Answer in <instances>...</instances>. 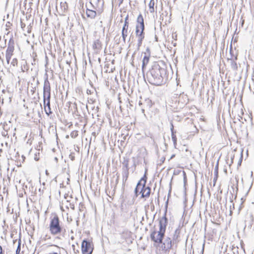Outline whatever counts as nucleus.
Here are the masks:
<instances>
[{
	"mask_svg": "<svg viewBox=\"0 0 254 254\" xmlns=\"http://www.w3.org/2000/svg\"><path fill=\"white\" fill-rule=\"evenodd\" d=\"M168 200L166 202V207H167ZM167 208L164 215L159 219V230L157 231L155 229L151 231L150 239L152 241L157 244L160 250L164 253L169 252L173 245L175 244L172 239L168 236L165 237L166 226L168 224V219L166 216Z\"/></svg>",
	"mask_w": 254,
	"mask_h": 254,
	"instance_id": "1",
	"label": "nucleus"
},
{
	"mask_svg": "<svg viewBox=\"0 0 254 254\" xmlns=\"http://www.w3.org/2000/svg\"><path fill=\"white\" fill-rule=\"evenodd\" d=\"M167 65L163 61L154 62L151 68L146 74V78L151 84L159 86L164 82V78L166 75Z\"/></svg>",
	"mask_w": 254,
	"mask_h": 254,
	"instance_id": "2",
	"label": "nucleus"
},
{
	"mask_svg": "<svg viewBox=\"0 0 254 254\" xmlns=\"http://www.w3.org/2000/svg\"><path fill=\"white\" fill-rule=\"evenodd\" d=\"M49 228L51 234L53 235H58L65 232V229L62 227L57 215H55L53 217L51 218Z\"/></svg>",
	"mask_w": 254,
	"mask_h": 254,
	"instance_id": "3",
	"label": "nucleus"
},
{
	"mask_svg": "<svg viewBox=\"0 0 254 254\" xmlns=\"http://www.w3.org/2000/svg\"><path fill=\"white\" fill-rule=\"evenodd\" d=\"M93 246L91 242L84 239L81 244V251L82 254H92Z\"/></svg>",
	"mask_w": 254,
	"mask_h": 254,
	"instance_id": "4",
	"label": "nucleus"
},
{
	"mask_svg": "<svg viewBox=\"0 0 254 254\" xmlns=\"http://www.w3.org/2000/svg\"><path fill=\"white\" fill-rule=\"evenodd\" d=\"M14 41L13 39L12 38H10L9 40L8 45H7V50L6 51V54H5V57L6 60L7 62V63H9V61L11 59V56L13 55V52L14 50Z\"/></svg>",
	"mask_w": 254,
	"mask_h": 254,
	"instance_id": "5",
	"label": "nucleus"
},
{
	"mask_svg": "<svg viewBox=\"0 0 254 254\" xmlns=\"http://www.w3.org/2000/svg\"><path fill=\"white\" fill-rule=\"evenodd\" d=\"M145 28H135V35L137 38V49H139L141 46L142 41L145 37L144 32Z\"/></svg>",
	"mask_w": 254,
	"mask_h": 254,
	"instance_id": "6",
	"label": "nucleus"
},
{
	"mask_svg": "<svg viewBox=\"0 0 254 254\" xmlns=\"http://www.w3.org/2000/svg\"><path fill=\"white\" fill-rule=\"evenodd\" d=\"M86 15L87 18L90 19H94L95 17L100 15L102 11L99 12L98 10L94 9L92 8H90V6L89 5H86Z\"/></svg>",
	"mask_w": 254,
	"mask_h": 254,
	"instance_id": "7",
	"label": "nucleus"
},
{
	"mask_svg": "<svg viewBox=\"0 0 254 254\" xmlns=\"http://www.w3.org/2000/svg\"><path fill=\"white\" fill-rule=\"evenodd\" d=\"M104 2L103 0H90L89 5L94 9L98 10L99 12L103 11Z\"/></svg>",
	"mask_w": 254,
	"mask_h": 254,
	"instance_id": "8",
	"label": "nucleus"
},
{
	"mask_svg": "<svg viewBox=\"0 0 254 254\" xmlns=\"http://www.w3.org/2000/svg\"><path fill=\"white\" fill-rule=\"evenodd\" d=\"M128 16L127 15L125 19V22L122 30V36L124 43H126V38L127 36L129 23L127 21Z\"/></svg>",
	"mask_w": 254,
	"mask_h": 254,
	"instance_id": "9",
	"label": "nucleus"
},
{
	"mask_svg": "<svg viewBox=\"0 0 254 254\" xmlns=\"http://www.w3.org/2000/svg\"><path fill=\"white\" fill-rule=\"evenodd\" d=\"M150 190L151 189L149 187L142 186L139 191V193L141 194V197H148L150 194Z\"/></svg>",
	"mask_w": 254,
	"mask_h": 254,
	"instance_id": "10",
	"label": "nucleus"
},
{
	"mask_svg": "<svg viewBox=\"0 0 254 254\" xmlns=\"http://www.w3.org/2000/svg\"><path fill=\"white\" fill-rule=\"evenodd\" d=\"M188 100V99L187 95L180 94L178 97V100H177L176 101H178V103L181 104V106H183L187 103Z\"/></svg>",
	"mask_w": 254,
	"mask_h": 254,
	"instance_id": "11",
	"label": "nucleus"
},
{
	"mask_svg": "<svg viewBox=\"0 0 254 254\" xmlns=\"http://www.w3.org/2000/svg\"><path fill=\"white\" fill-rule=\"evenodd\" d=\"M51 94V87L50 83L48 80V78L47 77L45 80L44 83V87H43V94Z\"/></svg>",
	"mask_w": 254,
	"mask_h": 254,
	"instance_id": "12",
	"label": "nucleus"
},
{
	"mask_svg": "<svg viewBox=\"0 0 254 254\" xmlns=\"http://www.w3.org/2000/svg\"><path fill=\"white\" fill-rule=\"evenodd\" d=\"M145 28L144 19L141 14H140L137 18V24L135 28Z\"/></svg>",
	"mask_w": 254,
	"mask_h": 254,
	"instance_id": "13",
	"label": "nucleus"
},
{
	"mask_svg": "<svg viewBox=\"0 0 254 254\" xmlns=\"http://www.w3.org/2000/svg\"><path fill=\"white\" fill-rule=\"evenodd\" d=\"M180 232L181 230L179 227L178 228H177L174 231L173 235V238L172 239L174 243L177 244L179 242V241L178 240V238L180 237Z\"/></svg>",
	"mask_w": 254,
	"mask_h": 254,
	"instance_id": "14",
	"label": "nucleus"
},
{
	"mask_svg": "<svg viewBox=\"0 0 254 254\" xmlns=\"http://www.w3.org/2000/svg\"><path fill=\"white\" fill-rule=\"evenodd\" d=\"M139 104L143 105V108L141 109L142 113L144 112L145 109H149L152 105L151 100H149V99L145 100L143 103H139Z\"/></svg>",
	"mask_w": 254,
	"mask_h": 254,
	"instance_id": "15",
	"label": "nucleus"
},
{
	"mask_svg": "<svg viewBox=\"0 0 254 254\" xmlns=\"http://www.w3.org/2000/svg\"><path fill=\"white\" fill-rule=\"evenodd\" d=\"M123 177V186L125 185V183L127 181L129 176V169H122Z\"/></svg>",
	"mask_w": 254,
	"mask_h": 254,
	"instance_id": "16",
	"label": "nucleus"
},
{
	"mask_svg": "<svg viewBox=\"0 0 254 254\" xmlns=\"http://www.w3.org/2000/svg\"><path fill=\"white\" fill-rule=\"evenodd\" d=\"M129 159L127 157L123 158V161L122 162L123 167L122 169H129L128 166Z\"/></svg>",
	"mask_w": 254,
	"mask_h": 254,
	"instance_id": "17",
	"label": "nucleus"
},
{
	"mask_svg": "<svg viewBox=\"0 0 254 254\" xmlns=\"http://www.w3.org/2000/svg\"><path fill=\"white\" fill-rule=\"evenodd\" d=\"M102 44L99 40L97 39L95 40L93 45V48L94 49L100 50L101 49Z\"/></svg>",
	"mask_w": 254,
	"mask_h": 254,
	"instance_id": "18",
	"label": "nucleus"
},
{
	"mask_svg": "<svg viewBox=\"0 0 254 254\" xmlns=\"http://www.w3.org/2000/svg\"><path fill=\"white\" fill-rule=\"evenodd\" d=\"M149 58L150 57H147V56H144L143 60H142V68L143 70L144 68L145 67L146 65L148 63V62L149 61Z\"/></svg>",
	"mask_w": 254,
	"mask_h": 254,
	"instance_id": "19",
	"label": "nucleus"
},
{
	"mask_svg": "<svg viewBox=\"0 0 254 254\" xmlns=\"http://www.w3.org/2000/svg\"><path fill=\"white\" fill-rule=\"evenodd\" d=\"M175 133H176V131L175 132H171L172 139L173 141L174 145L175 147H176V145L177 144V140L176 135H175Z\"/></svg>",
	"mask_w": 254,
	"mask_h": 254,
	"instance_id": "20",
	"label": "nucleus"
},
{
	"mask_svg": "<svg viewBox=\"0 0 254 254\" xmlns=\"http://www.w3.org/2000/svg\"><path fill=\"white\" fill-rule=\"evenodd\" d=\"M231 68L234 70H236L238 69L237 63L233 60H231Z\"/></svg>",
	"mask_w": 254,
	"mask_h": 254,
	"instance_id": "21",
	"label": "nucleus"
},
{
	"mask_svg": "<svg viewBox=\"0 0 254 254\" xmlns=\"http://www.w3.org/2000/svg\"><path fill=\"white\" fill-rule=\"evenodd\" d=\"M154 0H150L149 3V7L150 8V12H154Z\"/></svg>",
	"mask_w": 254,
	"mask_h": 254,
	"instance_id": "22",
	"label": "nucleus"
},
{
	"mask_svg": "<svg viewBox=\"0 0 254 254\" xmlns=\"http://www.w3.org/2000/svg\"><path fill=\"white\" fill-rule=\"evenodd\" d=\"M51 94H43V101H50Z\"/></svg>",
	"mask_w": 254,
	"mask_h": 254,
	"instance_id": "23",
	"label": "nucleus"
},
{
	"mask_svg": "<svg viewBox=\"0 0 254 254\" xmlns=\"http://www.w3.org/2000/svg\"><path fill=\"white\" fill-rule=\"evenodd\" d=\"M21 239H19V240H18V246L17 247V248H16V252H15V254H20V250H21Z\"/></svg>",
	"mask_w": 254,
	"mask_h": 254,
	"instance_id": "24",
	"label": "nucleus"
},
{
	"mask_svg": "<svg viewBox=\"0 0 254 254\" xmlns=\"http://www.w3.org/2000/svg\"><path fill=\"white\" fill-rule=\"evenodd\" d=\"M146 171H147V170H146L145 174H144V176H143V177H142L141 179H140L141 181H143L142 186H146V181H147V176H146Z\"/></svg>",
	"mask_w": 254,
	"mask_h": 254,
	"instance_id": "25",
	"label": "nucleus"
},
{
	"mask_svg": "<svg viewBox=\"0 0 254 254\" xmlns=\"http://www.w3.org/2000/svg\"><path fill=\"white\" fill-rule=\"evenodd\" d=\"M44 110L45 111L46 114L49 116L50 114L52 113V112L51 111V109L50 107H47L44 108Z\"/></svg>",
	"mask_w": 254,
	"mask_h": 254,
	"instance_id": "26",
	"label": "nucleus"
},
{
	"mask_svg": "<svg viewBox=\"0 0 254 254\" xmlns=\"http://www.w3.org/2000/svg\"><path fill=\"white\" fill-rule=\"evenodd\" d=\"M214 173H215V176H216V179H217L218 177V162H217V164L215 167Z\"/></svg>",
	"mask_w": 254,
	"mask_h": 254,
	"instance_id": "27",
	"label": "nucleus"
},
{
	"mask_svg": "<svg viewBox=\"0 0 254 254\" xmlns=\"http://www.w3.org/2000/svg\"><path fill=\"white\" fill-rule=\"evenodd\" d=\"M145 56H147V57L150 56V50L149 47H147L145 52H144Z\"/></svg>",
	"mask_w": 254,
	"mask_h": 254,
	"instance_id": "28",
	"label": "nucleus"
},
{
	"mask_svg": "<svg viewBox=\"0 0 254 254\" xmlns=\"http://www.w3.org/2000/svg\"><path fill=\"white\" fill-rule=\"evenodd\" d=\"M142 181H141V180H140L137 184V185L136 186V190L137 189H141V187H142Z\"/></svg>",
	"mask_w": 254,
	"mask_h": 254,
	"instance_id": "29",
	"label": "nucleus"
},
{
	"mask_svg": "<svg viewBox=\"0 0 254 254\" xmlns=\"http://www.w3.org/2000/svg\"><path fill=\"white\" fill-rule=\"evenodd\" d=\"M44 107H50V101H43Z\"/></svg>",
	"mask_w": 254,
	"mask_h": 254,
	"instance_id": "30",
	"label": "nucleus"
},
{
	"mask_svg": "<svg viewBox=\"0 0 254 254\" xmlns=\"http://www.w3.org/2000/svg\"><path fill=\"white\" fill-rule=\"evenodd\" d=\"M238 247H233L232 250L234 254H238Z\"/></svg>",
	"mask_w": 254,
	"mask_h": 254,
	"instance_id": "31",
	"label": "nucleus"
},
{
	"mask_svg": "<svg viewBox=\"0 0 254 254\" xmlns=\"http://www.w3.org/2000/svg\"><path fill=\"white\" fill-rule=\"evenodd\" d=\"M17 60L16 59H13L11 63V64L13 66H15L17 64Z\"/></svg>",
	"mask_w": 254,
	"mask_h": 254,
	"instance_id": "32",
	"label": "nucleus"
},
{
	"mask_svg": "<svg viewBox=\"0 0 254 254\" xmlns=\"http://www.w3.org/2000/svg\"><path fill=\"white\" fill-rule=\"evenodd\" d=\"M183 174H184V185L185 186L187 183V177L185 171H183Z\"/></svg>",
	"mask_w": 254,
	"mask_h": 254,
	"instance_id": "33",
	"label": "nucleus"
},
{
	"mask_svg": "<svg viewBox=\"0 0 254 254\" xmlns=\"http://www.w3.org/2000/svg\"><path fill=\"white\" fill-rule=\"evenodd\" d=\"M170 124H171V128H170V129H171V132H175V131H174V126H173V123H172V122H171Z\"/></svg>",
	"mask_w": 254,
	"mask_h": 254,
	"instance_id": "34",
	"label": "nucleus"
},
{
	"mask_svg": "<svg viewBox=\"0 0 254 254\" xmlns=\"http://www.w3.org/2000/svg\"><path fill=\"white\" fill-rule=\"evenodd\" d=\"M139 189H137L136 190V188H135L134 193H135V195L136 197L138 195V192L139 193Z\"/></svg>",
	"mask_w": 254,
	"mask_h": 254,
	"instance_id": "35",
	"label": "nucleus"
},
{
	"mask_svg": "<svg viewBox=\"0 0 254 254\" xmlns=\"http://www.w3.org/2000/svg\"><path fill=\"white\" fill-rule=\"evenodd\" d=\"M242 159H243V156H242V154H241V156L240 157V160L238 163V166H241V163H242Z\"/></svg>",
	"mask_w": 254,
	"mask_h": 254,
	"instance_id": "36",
	"label": "nucleus"
},
{
	"mask_svg": "<svg viewBox=\"0 0 254 254\" xmlns=\"http://www.w3.org/2000/svg\"><path fill=\"white\" fill-rule=\"evenodd\" d=\"M0 254H3V251L2 247L0 245Z\"/></svg>",
	"mask_w": 254,
	"mask_h": 254,
	"instance_id": "37",
	"label": "nucleus"
},
{
	"mask_svg": "<svg viewBox=\"0 0 254 254\" xmlns=\"http://www.w3.org/2000/svg\"><path fill=\"white\" fill-rule=\"evenodd\" d=\"M21 26L22 28H23L25 26V24L21 22Z\"/></svg>",
	"mask_w": 254,
	"mask_h": 254,
	"instance_id": "38",
	"label": "nucleus"
},
{
	"mask_svg": "<svg viewBox=\"0 0 254 254\" xmlns=\"http://www.w3.org/2000/svg\"><path fill=\"white\" fill-rule=\"evenodd\" d=\"M124 0H118V1L119 2V5H121L123 2Z\"/></svg>",
	"mask_w": 254,
	"mask_h": 254,
	"instance_id": "39",
	"label": "nucleus"
},
{
	"mask_svg": "<svg viewBox=\"0 0 254 254\" xmlns=\"http://www.w3.org/2000/svg\"><path fill=\"white\" fill-rule=\"evenodd\" d=\"M175 156V154H173V155L171 156V157H170V158L169 160H171V159H173Z\"/></svg>",
	"mask_w": 254,
	"mask_h": 254,
	"instance_id": "40",
	"label": "nucleus"
},
{
	"mask_svg": "<svg viewBox=\"0 0 254 254\" xmlns=\"http://www.w3.org/2000/svg\"><path fill=\"white\" fill-rule=\"evenodd\" d=\"M87 94H91V91L90 90L87 89Z\"/></svg>",
	"mask_w": 254,
	"mask_h": 254,
	"instance_id": "41",
	"label": "nucleus"
},
{
	"mask_svg": "<svg viewBox=\"0 0 254 254\" xmlns=\"http://www.w3.org/2000/svg\"><path fill=\"white\" fill-rule=\"evenodd\" d=\"M244 22H245L244 19H243V20H242V26H243V24H244Z\"/></svg>",
	"mask_w": 254,
	"mask_h": 254,
	"instance_id": "42",
	"label": "nucleus"
},
{
	"mask_svg": "<svg viewBox=\"0 0 254 254\" xmlns=\"http://www.w3.org/2000/svg\"><path fill=\"white\" fill-rule=\"evenodd\" d=\"M217 179V178L216 179V176H215V177L214 178L213 181L214 182H216Z\"/></svg>",
	"mask_w": 254,
	"mask_h": 254,
	"instance_id": "43",
	"label": "nucleus"
},
{
	"mask_svg": "<svg viewBox=\"0 0 254 254\" xmlns=\"http://www.w3.org/2000/svg\"><path fill=\"white\" fill-rule=\"evenodd\" d=\"M118 181H119V177H118L117 180H116V184H118Z\"/></svg>",
	"mask_w": 254,
	"mask_h": 254,
	"instance_id": "44",
	"label": "nucleus"
},
{
	"mask_svg": "<svg viewBox=\"0 0 254 254\" xmlns=\"http://www.w3.org/2000/svg\"><path fill=\"white\" fill-rule=\"evenodd\" d=\"M45 173H46V174L47 175H49V173H48V171H47V170H46Z\"/></svg>",
	"mask_w": 254,
	"mask_h": 254,
	"instance_id": "45",
	"label": "nucleus"
},
{
	"mask_svg": "<svg viewBox=\"0 0 254 254\" xmlns=\"http://www.w3.org/2000/svg\"><path fill=\"white\" fill-rule=\"evenodd\" d=\"M253 172L252 171V172H251V174H250V176H251V177H253Z\"/></svg>",
	"mask_w": 254,
	"mask_h": 254,
	"instance_id": "46",
	"label": "nucleus"
},
{
	"mask_svg": "<svg viewBox=\"0 0 254 254\" xmlns=\"http://www.w3.org/2000/svg\"><path fill=\"white\" fill-rule=\"evenodd\" d=\"M72 247L73 248V250H74L75 245H72Z\"/></svg>",
	"mask_w": 254,
	"mask_h": 254,
	"instance_id": "47",
	"label": "nucleus"
},
{
	"mask_svg": "<svg viewBox=\"0 0 254 254\" xmlns=\"http://www.w3.org/2000/svg\"><path fill=\"white\" fill-rule=\"evenodd\" d=\"M71 239L73 240V239H74V237H73V236H72V237H71Z\"/></svg>",
	"mask_w": 254,
	"mask_h": 254,
	"instance_id": "48",
	"label": "nucleus"
},
{
	"mask_svg": "<svg viewBox=\"0 0 254 254\" xmlns=\"http://www.w3.org/2000/svg\"><path fill=\"white\" fill-rule=\"evenodd\" d=\"M165 160V158H163V162Z\"/></svg>",
	"mask_w": 254,
	"mask_h": 254,
	"instance_id": "49",
	"label": "nucleus"
},
{
	"mask_svg": "<svg viewBox=\"0 0 254 254\" xmlns=\"http://www.w3.org/2000/svg\"><path fill=\"white\" fill-rule=\"evenodd\" d=\"M73 157H71V160H73Z\"/></svg>",
	"mask_w": 254,
	"mask_h": 254,
	"instance_id": "50",
	"label": "nucleus"
},
{
	"mask_svg": "<svg viewBox=\"0 0 254 254\" xmlns=\"http://www.w3.org/2000/svg\"><path fill=\"white\" fill-rule=\"evenodd\" d=\"M73 157H71V160H73Z\"/></svg>",
	"mask_w": 254,
	"mask_h": 254,
	"instance_id": "51",
	"label": "nucleus"
}]
</instances>
